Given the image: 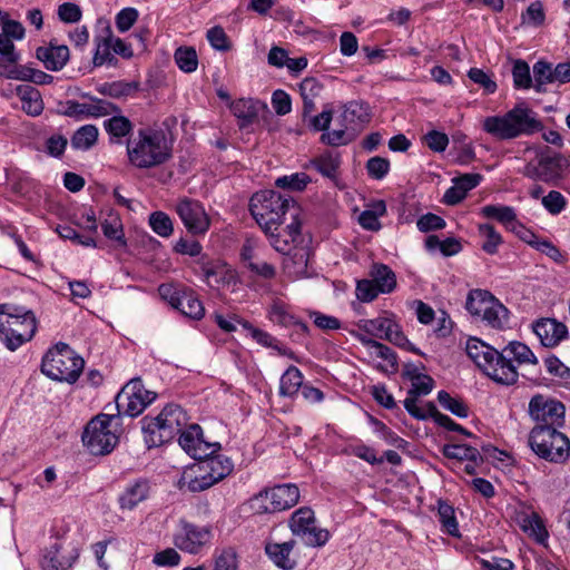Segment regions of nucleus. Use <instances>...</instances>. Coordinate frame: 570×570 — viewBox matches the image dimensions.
<instances>
[{
    "label": "nucleus",
    "mask_w": 570,
    "mask_h": 570,
    "mask_svg": "<svg viewBox=\"0 0 570 570\" xmlns=\"http://www.w3.org/2000/svg\"><path fill=\"white\" fill-rule=\"evenodd\" d=\"M438 518L443 532L455 538L460 537L454 508L446 501H438Z\"/></svg>",
    "instance_id": "obj_39"
},
{
    "label": "nucleus",
    "mask_w": 570,
    "mask_h": 570,
    "mask_svg": "<svg viewBox=\"0 0 570 570\" xmlns=\"http://www.w3.org/2000/svg\"><path fill=\"white\" fill-rule=\"evenodd\" d=\"M115 419V415L99 414L87 424L82 433V442L91 454H108L118 443V436L110 429Z\"/></svg>",
    "instance_id": "obj_9"
},
{
    "label": "nucleus",
    "mask_w": 570,
    "mask_h": 570,
    "mask_svg": "<svg viewBox=\"0 0 570 570\" xmlns=\"http://www.w3.org/2000/svg\"><path fill=\"white\" fill-rule=\"evenodd\" d=\"M17 94L21 99L22 109L31 116H38L43 110V102L38 89L30 85H20L17 88Z\"/></svg>",
    "instance_id": "obj_34"
},
{
    "label": "nucleus",
    "mask_w": 570,
    "mask_h": 570,
    "mask_svg": "<svg viewBox=\"0 0 570 570\" xmlns=\"http://www.w3.org/2000/svg\"><path fill=\"white\" fill-rule=\"evenodd\" d=\"M529 444L539 458L550 462L563 463L570 456V441L558 428L534 426Z\"/></svg>",
    "instance_id": "obj_7"
},
{
    "label": "nucleus",
    "mask_w": 570,
    "mask_h": 570,
    "mask_svg": "<svg viewBox=\"0 0 570 570\" xmlns=\"http://www.w3.org/2000/svg\"><path fill=\"white\" fill-rule=\"evenodd\" d=\"M69 48L65 45H53L47 48L37 49V58L41 60L49 70H61L69 60Z\"/></svg>",
    "instance_id": "obj_27"
},
{
    "label": "nucleus",
    "mask_w": 570,
    "mask_h": 570,
    "mask_svg": "<svg viewBox=\"0 0 570 570\" xmlns=\"http://www.w3.org/2000/svg\"><path fill=\"white\" fill-rule=\"evenodd\" d=\"M213 539L212 529L180 520L173 537V542L180 551L198 554L207 548Z\"/></svg>",
    "instance_id": "obj_13"
},
{
    "label": "nucleus",
    "mask_w": 570,
    "mask_h": 570,
    "mask_svg": "<svg viewBox=\"0 0 570 570\" xmlns=\"http://www.w3.org/2000/svg\"><path fill=\"white\" fill-rule=\"evenodd\" d=\"M156 396L155 392L145 389L139 377H135L116 396L118 414L136 417L154 402Z\"/></svg>",
    "instance_id": "obj_12"
},
{
    "label": "nucleus",
    "mask_w": 570,
    "mask_h": 570,
    "mask_svg": "<svg viewBox=\"0 0 570 570\" xmlns=\"http://www.w3.org/2000/svg\"><path fill=\"white\" fill-rule=\"evenodd\" d=\"M214 484L215 478H210V474L199 461L185 469L178 480V488L189 492H202Z\"/></svg>",
    "instance_id": "obj_19"
},
{
    "label": "nucleus",
    "mask_w": 570,
    "mask_h": 570,
    "mask_svg": "<svg viewBox=\"0 0 570 570\" xmlns=\"http://www.w3.org/2000/svg\"><path fill=\"white\" fill-rule=\"evenodd\" d=\"M206 468L210 478H215V484L226 478L233 471V462L225 455H208L204 459H197Z\"/></svg>",
    "instance_id": "obj_32"
},
{
    "label": "nucleus",
    "mask_w": 570,
    "mask_h": 570,
    "mask_svg": "<svg viewBox=\"0 0 570 570\" xmlns=\"http://www.w3.org/2000/svg\"><path fill=\"white\" fill-rule=\"evenodd\" d=\"M137 86L122 81H115L111 83H104L98 88V91L105 96L112 98H122L129 96Z\"/></svg>",
    "instance_id": "obj_55"
},
{
    "label": "nucleus",
    "mask_w": 570,
    "mask_h": 570,
    "mask_svg": "<svg viewBox=\"0 0 570 570\" xmlns=\"http://www.w3.org/2000/svg\"><path fill=\"white\" fill-rule=\"evenodd\" d=\"M178 443L181 449L195 460L204 459L216 453L220 444L206 442L203 439V431L198 424H190L179 434Z\"/></svg>",
    "instance_id": "obj_17"
},
{
    "label": "nucleus",
    "mask_w": 570,
    "mask_h": 570,
    "mask_svg": "<svg viewBox=\"0 0 570 570\" xmlns=\"http://www.w3.org/2000/svg\"><path fill=\"white\" fill-rule=\"evenodd\" d=\"M546 366L550 374L560 377L564 383H570V368L557 356L546 358Z\"/></svg>",
    "instance_id": "obj_63"
},
{
    "label": "nucleus",
    "mask_w": 570,
    "mask_h": 570,
    "mask_svg": "<svg viewBox=\"0 0 570 570\" xmlns=\"http://www.w3.org/2000/svg\"><path fill=\"white\" fill-rule=\"evenodd\" d=\"M111 49V37L102 38L97 40V48L92 58V63L95 67H100L104 63H108L109 66H116L117 59L110 52Z\"/></svg>",
    "instance_id": "obj_51"
},
{
    "label": "nucleus",
    "mask_w": 570,
    "mask_h": 570,
    "mask_svg": "<svg viewBox=\"0 0 570 570\" xmlns=\"http://www.w3.org/2000/svg\"><path fill=\"white\" fill-rule=\"evenodd\" d=\"M119 109L111 102L98 98H91L90 102H87V116L88 117H102L110 115Z\"/></svg>",
    "instance_id": "obj_58"
},
{
    "label": "nucleus",
    "mask_w": 570,
    "mask_h": 570,
    "mask_svg": "<svg viewBox=\"0 0 570 570\" xmlns=\"http://www.w3.org/2000/svg\"><path fill=\"white\" fill-rule=\"evenodd\" d=\"M532 332L546 347H554L568 338L566 323H531Z\"/></svg>",
    "instance_id": "obj_23"
},
{
    "label": "nucleus",
    "mask_w": 570,
    "mask_h": 570,
    "mask_svg": "<svg viewBox=\"0 0 570 570\" xmlns=\"http://www.w3.org/2000/svg\"><path fill=\"white\" fill-rule=\"evenodd\" d=\"M138 11L135 8L128 7L121 9L116 16V27L120 32L128 31L138 19Z\"/></svg>",
    "instance_id": "obj_61"
},
{
    "label": "nucleus",
    "mask_w": 570,
    "mask_h": 570,
    "mask_svg": "<svg viewBox=\"0 0 570 570\" xmlns=\"http://www.w3.org/2000/svg\"><path fill=\"white\" fill-rule=\"evenodd\" d=\"M512 76L515 88L529 89L532 86L530 67L524 60L518 59L514 61Z\"/></svg>",
    "instance_id": "obj_54"
},
{
    "label": "nucleus",
    "mask_w": 570,
    "mask_h": 570,
    "mask_svg": "<svg viewBox=\"0 0 570 570\" xmlns=\"http://www.w3.org/2000/svg\"><path fill=\"white\" fill-rule=\"evenodd\" d=\"M0 316L9 318H22L23 321H36V315L31 309L14 303L0 304Z\"/></svg>",
    "instance_id": "obj_57"
},
{
    "label": "nucleus",
    "mask_w": 570,
    "mask_h": 570,
    "mask_svg": "<svg viewBox=\"0 0 570 570\" xmlns=\"http://www.w3.org/2000/svg\"><path fill=\"white\" fill-rule=\"evenodd\" d=\"M500 357H502V361L515 371L517 367L513 365V361L518 362L519 364L538 363L533 352L525 344L518 341L510 342L500 353Z\"/></svg>",
    "instance_id": "obj_29"
},
{
    "label": "nucleus",
    "mask_w": 570,
    "mask_h": 570,
    "mask_svg": "<svg viewBox=\"0 0 570 570\" xmlns=\"http://www.w3.org/2000/svg\"><path fill=\"white\" fill-rule=\"evenodd\" d=\"M150 489L149 480L144 478L129 482L119 497L120 508L124 510L135 509L149 497Z\"/></svg>",
    "instance_id": "obj_21"
},
{
    "label": "nucleus",
    "mask_w": 570,
    "mask_h": 570,
    "mask_svg": "<svg viewBox=\"0 0 570 570\" xmlns=\"http://www.w3.org/2000/svg\"><path fill=\"white\" fill-rule=\"evenodd\" d=\"M370 274L381 293H391L395 288L396 276L387 265L375 263Z\"/></svg>",
    "instance_id": "obj_37"
},
{
    "label": "nucleus",
    "mask_w": 570,
    "mask_h": 570,
    "mask_svg": "<svg viewBox=\"0 0 570 570\" xmlns=\"http://www.w3.org/2000/svg\"><path fill=\"white\" fill-rule=\"evenodd\" d=\"M207 40L210 46L219 51H227L230 48L228 37L224 29L219 26H215L207 31Z\"/></svg>",
    "instance_id": "obj_60"
},
{
    "label": "nucleus",
    "mask_w": 570,
    "mask_h": 570,
    "mask_svg": "<svg viewBox=\"0 0 570 570\" xmlns=\"http://www.w3.org/2000/svg\"><path fill=\"white\" fill-rule=\"evenodd\" d=\"M341 118L343 127L354 130L358 125L367 121V108L362 102L350 101L344 106Z\"/></svg>",
    "instance_id": "obj_36"
},
{
    "label": "nucleus",
    "mask_w": 570,
    "mask_h": 570,
    "mask_svg": "<svg viewBox=\"0 0 570 570\" xmlns=\"http://www.w3.org/2000/svg\"><path fill=\"white\" fill-rule=\"evenodd\" d=\"M311 183V178L305 173H295L292 175H285L278 177L275 185L282 189L287 190H303L307 184Z\"/></svg>",
    "instance_id": "obj_53"
},
{
    "label": "nucleus",
    "mask_w": 570,
    "mask_h": 570,
    "mask_svg": "<svg viewBox=\"0 0 570 570\" xmlns=\"http://www.w3.org/2000/svg\"><path fill=\"white\" fill-rule=\"evenodd\" d=\"M426 409H429L430 417H432L438 425H440V426H442V428H444V429H446L449 431L459 432V433H461V434H463L465 436L472 438L473 440H478V436L473 435L471 432H469L462 425H460L456 422H454L450 416L441 413L436 409L434 403L429 402L426 404Z\"/></svg>",
    "instance_id": "obj_43"
},
{
    "label": "nucleus",
    "mask_w": 570,
    "mask_h": 570,
    "mask_svg": "<svg viewBox=\"0 0 570 570\" xmlns=\"http://www.w3.org/2000/svg\"><path fill=\"white\" fill-rule=\"evenodd\" d=\"M106 131L114 138L121 139L132 130L131 121L125 116H114L104 122Z\"/></svg>",
    "instance_id": "obj_47"
},
{
    "label": "nucleus",
    "mask_w": 570,
    "mask_h": 570,
    "mask_svg": "<svg viewBox=\"0 0 570 570\" xmlns=\"http://www.w3.org/2000/svg\"><path fill=\"white\" fill-rule=\"evenodd\" d=\"M288 527L293 535L307 547H323L330 539V532L317 525L314 511L307 507H302L293 512L288 520Z\"/></svg>",
    "instance_id": "obj_11"
},
{
    "label": "nucleus",
    "mask_w": 570,
    "mask_h": 570,
    "mask_svg": "<svg viewBox=\"0 0 570 570\" xmlns=\"http://www.w3.org/2000/svg\"><path fill=\"white\" fill-rule=\"evenodd\" d=\"M522 529L529 535L533 537L539 543H543L548 539V531L537 513L527 515L522 520Z\"/></svg>",
    "instance_id": "obj_50"
},
{
    "label": "nucleus",
    "mask_w": 570,
    "mask_h": 570,
    "mask_svg": "<svg viewBox=\"0 0 570 570\" xmlns=\"http://www.w3.org/2000/svg\"><path fill=\"white\" fill-rule=\"evenodd\" d=\"M303 374L296 366H289L279 381V394L286 397L295 396L303 386Z\"/></svg>",
    "instance_id": "obj_38"
},
{
    "label": "nucleus",
    "mask_w": 570,
    "mask_h": 570,
    "mask_svg": "<svg viewBox=\"0 0 570 570\" xmlns=\"http://www.w3.org/2000/svg\"><path fill=\"white\" fill-rule=\"evenodd\" d=\"M438 401L444 410L458 417L464 419L469 416L468 405L461 399L452 396L446 391H440L438 393Z\"/></svg>",
    "instance_id": "obj_46"
},
{
    "label": "nucleus",
    "mask_w": 570,
    "mask_h": 570,
    "mask_svg": "<svg viewBox=\"0 0 570 570\" xmlns=\"http://www.w3.org/2000/svg\"><path fill=\"white\" fill-rule=\"evenodd\" d=\"M57 14L65 23H76L82 17L80 7L73 2H63L60 4Z\"/></svg>",
    "instance_id": "obj_62"
},
{
    "label": "nucleus",
    "mask_w": 570,
    "mask_h": 570,
    "mask_svg": "<svg viewBox=\"0 0 570 570\" xmlns=\"http://www.w3.org/2000/svg\"><path fill=\"white\" fill-rule=\"evenodd\" d=\"M214 570H237V557L232 549L223 550L215 558Z\"/></svg>",
    "instance_id": "obj_64"
},
{
    "label": "nucleus",
    "mask_w": 570,
    "mask_h": 570,
    "mask_svg": "<svg viewBox=\"0 0 570 570\" xmlns=\"http://www.w3.org/2000/svg\"><path fill=\"white\" fill-rule=\"evenodd\" d=\"M127 156L136 168H154L170 159L171 145L163 130L140 128L127 140Z\"/></svg>",
    "instance_id": "obj_1"
},
{
    "label": "nucleus",
    "mask_w": 570,
    "mask_h": 570,
    "mask_svg": "<svg viewBox=\"0 0 570 570\" xmlns=\"http://www.w3.org/2000/svg\"><path fill=\"white\" fill-rule=\"evenodd\" d=\"M11 323H0V341L10 351H16L23 343L30 341L36 332V323H16L19 326L27 325L23 331L13 328Z\"/></svg>",
    "instance_id": "obj_22"
},
{
    "label": "nucleus",
    "mask_w": 570,
    "mask_h": 570,
    "mask_svg": "<svg viewBox=\"0 0 570 570\" xmlns=\"http://www.w3.org/2000/svg\"><path fill=\"white\" fill-rule=\"evenodd\" d=\"M524 154H534L538 163L528 161L521 170L523 176L548 184L554 183L562 177V173L567 167V160L560 154L553 153L550 149L539 151L533 147L525 148Z\"/></svg>",
    "instance_id": "obj_8"
},
{
    "label": "nucleus",
    "mask_w": 570,
    "mask_h": 570,
    "mask_svg": "<svg viewBox=\"0 0 570 570\" xmlns=\"http://www.w3.org/2000/svg\"><path fill=\"white\" fill-rule=\"evenodd\" d=\"M101 229L108 239L116 242L119 247H126L127 242L124 234L122 222L117 215L110 214L108 218L101 223Z\"/></svg>",
    "instance_id": "obj_41"
},
{
    "label": "nucleus",
    "mask_w": 570,
    "mask_h": 570,
    "mask_svg": "<svg viewBox=\"0 0 570 570\" xmlns=\"http://www.w3.org/2000/svg\"><path fill=\"white\" fill-rule=\"evenodd\" d=\"M98 139V129L94 125H85L80 127L71 138V146L75 149L88 150Z\"/></svg>",
    "instance_id": "obj_42"
},
{
    "label": "nucleus",
    "mask_w": 570,
    "mask_h": 570,
    "mask_svg": "<svg viewBox=\"0 0 570 570\" xmlns=\"http://www.w3.org/2000/svg\"><path fill=\"white\" fill-rule=\"evenodd\" d=\"M465 351L475 365L494 382L512 385L518 381V371L502 361L500 352L481 340L470 337L466 341Z\"/></svg>",
    "instance_id": "obj_5"
},
{
    "label": "nucleus",
    "mask_w": 570,
    "mask_h": 570,
    "mask_svg": "<svg viewBox=\"0 0 570 570\" xmlns=\"http://www.w3.org/2000/svg\"><path fill=\"white\" fill-rule=\"evenodd\" d=\"M529 413L535 426L561 428L564 423V406L561 402L534 395L529 403Z\"/></svg>",
    "instance_id": "obj_15"
},
{
    "label": "nucleus",
    "mask_w": 570,
    "mask_h": 570,
    "mask_svg": "<svg viewBox=\"0 0 570 570\" xmlns=\"http://www.w3.org/2000/svg\"><path fill=\"white\" fill-rule=\"evenodd\" d=\"M357 340L365 346L374 348L377 357L386 362V366H381L385 373H395L397 371V356L389 346L376 340L370 338L364 334H357Z\"/></svg>",
    "instance_id": "obj_31"
},
{
    "label": "nucleus",
    "mask_w": 570,
    "mask_h": 570,
    "mask_svg": "<svg viewBox=\"0 0 570 570\" xmlns=\"http://www.w3.org/2000/svg\"><path fill=\"white\" fill-rule=\"evenodd\" d=\"M187 422L186 412L177 404L166 405L155 417L145 416L141 420V429L146 444L148 448H155L169 442L181 433Z\"/></svg>",
    "instance_id": "obj_3"
},
{
    "label": "nucleus",
    "mask_w": 570,
    "mask_h": 570,
    "mask_svg": "<svg viewBox=\"0 0 570 570\" xmlns=\"http://www.w3.org/2000/svg\"><path fill=\"white\" fill-rule=\"evenodd\" d=\"M265 107L266 105L262 104L259 100H254L250 98H240L236 101H232L229 105L232 114L239 121V128H245L246 126L253 124L258 117L261 109Z\"/></svg>",
    "instance_id": "obj_26"
},
{
    "label": "nucleus",
    "mask_w": 570,
    "mask_h": 570,
    "mask_svg": "<svg viewBox=\"0 0 570 570\" xmlns=\"http://www.w3.org/2000/svg\"><path fill=\"white\" fill-rule=\"evenodd\" d=\"M176 213L191 235H205L210 227V219L204 206L196 199H180L176 205Z\"/></svg>",
    "instance_id": "obj_16"
},
{
    "label": "nucleus",
    "mask_w": 570,
    "mask_h": 570,
    "mask_svg": "<svg viewBox=\"0 0 570 570\" xmlns=\"http://www.w3.org/2000/svg\"><path fill=\"white\" fill-rule=\"evenodd\" d=\"M364 334L370 338L386 340L397 346L410 344L399 323H365L364 327L355 333Z\"/></svg>",
    "instance_id": "obj_18"
},
{
    "label": "nucleus",
    "mask_w": 570,
    "mask_h": 570,
    "mask_svg": "<svg viewBox=\"0 0 570 570\" xmlns=\"http://www.w3.org/2000/svg\"><path fill=\"white\" fill-rule=\"evenodd\" d=\"M295 543V540L283 543L268 542L265 546V552L276 567L283 570H293L296 567V560L292 558Z\"/></svg>",
    "instance_id": "obj_25"
},
{
    "label": "nucleus",
    "mask_w": 570,
    "mask_h": 570,
    "mask_svg": "<svg viewBox=\"0 0 570 570\" xmlns=\"http://www.w3.org/2000/svg\"><path fill=\"white\" fill-rule=\"evenodd\" d=\"M366 170L370 177L380 180L387 175L390 161L380 156L372 157L366 163Z\"/></svg>",
    "instance_id": "obj_59"
},
{
    "label": "nucleus",
    "mask_w": 570,
    "mask_h": 570,
    "mask_svg": "<svg viewBox=\"0 0 570 570\" xmlns=\"http://www.w3.org/2000/svg\"><path fill=\"white\" fill-rule=\"evenodd\" d=\"M479 234L484 238L482 243V249L490 255H494L499 250V246L502 244V237L494 226L490 224L479 225Z\"/></svg>",
    "instance_id": "obj_45"
},
{
    "label": "nucleus",
    "mask_w": 570,
    "mask_h": 570,
    "mask_svg": "<svg viewBox=\"0 0 570 570\" xmlns=\"http://www.w3.org/2000/svg\"><path fill=\"white\" fill-rule=\"evenodd\" d=\"M76 558L77 556H62L61 547L55 543L46 550L41 559V568L42 570H67Z\"/></svg>",
    "instance_id": "obj_33"
},
{
    "label": "nucleus",
    "mask_w": 570,
    "mask_h": 570,
    "mask_svg": "<svg viewBox=\"0 0 570 570\" xmlns=\"http://www.w3.org/2000/svg\"><path fill=\"white\" fill-rule=\"evenodd\" d=\"M149 225L154 233L164 238L171 236L174 233L171 218L160 210L154 212L149 215Z\"/></svg>",
    "instance_id": "obj_48"
},
{
    "label": "nucleus",
    "mask_w": 570,
    "mask_h": 570,
    "mask_svg": "<svg viewBox=\"0 0 570 570\" xmlns=\"http://www.w3.org/2000/svg\"><path fill=\"white\" fill-rule=\"evenodd\" d=\"M204 277L207 285L215 289L235 292L239 285L236 272L226 265L206 266Z\"/></svg>",
    "instance_id": "obj_20"
},
{
    "label": "nucleus",
    "mask_w": 570,
    "mask_h": 570,
    "mask_svg": "<svg viewBox=\"0 0 570 570\" xmlns=\"http://www.w3.org/2000/svg\"><path fill=\"white\" fill-rule=\"evenodd\" d=\"M170 305L191 320L200 321L204 317L205 308L193 291L184 289L180 295L171 296Z\"/></svg>",
    "instance_id": "obj_24"
},
{
    "label": "nucleus",
    "mask_w": 570,
    "mask_h": 570,
    "mask_svg": "<svg viewBox=\"0 0 570 570\" xmlns=\"http://www.w3.org/2000/svg\"><path fill=\"white\" fill-rule=\"evenodd\" d=\"M177 67L186 72H194L198 67V57L195 48L193 47H179L176 49L174 55Z\"/></svg>",
    "instance_id": "obj_44"
},
{
    "label": "nucleus",
    "mask_w": 570,
    "mask_h": 570,
    "mask_svg": "<svg viewBox=\"0 0 570 570\" xmlns=\"http://www.w3.org/2000/svg\"><path fill=\"white\" fill-rule=\"evenodd\" d=\"M341 156L338 153L327 150L311 160V165L324 177L336 183L340 175Z\"/></svg>",
    "instance_id": "obj_30"
},
{
    "label": "nucleus",
    "mask_w": 570,
    "mask_h": 570,
    "mask_svg": "<svg viewBox=\"0 0 570 570\" xmlns=\"http://www.w3.org/2000/svg\"><path fill=\"white\" fill-rule=\"evenodd\" d=\"M534 89L538 92L546 90L544 86L554 82L552 65L546 61H538L533 66Z\"/></svg>",
    "instance_id": "obj_49"
},
{
    "label": "nucleus",
    "mask_w": 570,
    "mask_h": 570,
    "mask_svg": "<svg viewBox=\"0 0 570 570\" xmlns=\"http://www.w3.org/2000/svg\"><path fill=\"white\" fill-rule=\"evenodd\" d=\"M541 203L551 215H559L567 207L566 197L558 190H550L542 197Z\"/></svg>",
    "instance_id": "obj_56"
},
{
    "label": "nucleus",
    "mask_w": 570,
    "mask_h": 570,
    "mask_svg": "<svg viewBox=\"0 0 570 570\" xmlns=\"http://www.w3.org/2000/svg\"><path fill=\"white\" fill-rule=\"evenodd\" d=\"M483 130L500 140L517 138L539 131L542 125L535 114L522 107H515L503 116H490L483 120Z\"/></svg>",
    "instance_id": "obj_2"
},
{
    "label": "nucleus",
    "mask_w": 570,
    "mask_h": 570,
    "mask_svg": "<svg viewBox=\"0 0 570 570\" xmlns=\"http://www.w3.org/2000/svg\"><path fill=\"white\" fill-rule=\"evenodd\" d=\"M265 234L268 236L269 243L275 250L287 255L293 248V243L301 234V226L295 222L282 229V232L271 230Z\"/></svg>",
    "instance_id": "obj_28"
},
{
    "label": "nucleus",
    "mask_w": 570,
    "mask_h": 570,
    "mask_svg": "<svg viewBox=\"0 0 570 570\" xmlns=\"http://www.w3.org/2000/svg\"><path fill=\"white\" fill-rule=\"evenodd\" d=\"M294 203L287 194L275 190H262L255 193L249 202V210L256 223L264 230H278L283 218Z\"/></svg>",
    "instance_id": "obj_6"
},
{
    "label": "nucleus",
    "mask_w": 570,
    "mask_h": 570,
    "mask_svg": "<svg viewBox=\"0 0 570 570\" xmlns=\"http://www.w3.org/2000/svg\"><path fill=\"white\" fill-rule=\"evenodd\" d=\"M481 214L485 218L495 219L502 224L508 230L515 224L517 214L513 207L504 205H487L481 208Z\"/></svg>",
    "instance_id": "obj_40"
},
{
    "label": "nucleus",
    "mask_w": 570,
    "mask_h": 570,
    "mask_svg": "<svg viewBox=\"0 0 570 570\" xmlns=\"http://www.w3.org/2000/svg\"><path fill=\"white\" fill-rule=\"evenodd\" d=\"M19 55L0 57V76L7 79L22 80L26 66L18 65Z\"/></svg>",
    "instance_id": "obj_52"
},
{
    "label": "nucleus",
    "mask_w": 570,
    "mask_h": 570,
    "mask_svg": "<svg viewBox=\"0 0 570 570\" xmlns=\"http://www.w3.org/2000/svg\"><path fill=\"white\" fill-rule=\"evenodd\" d=\"M85 361L68 344H55L42 357L41 372L49 379L73 384L83 371Z\"/></svg>",
    "instance_id": "obj_4"
},
{
    "label": "nucleus",
    "mask_w": 570,
    "mask_h": 570,
    "mask_svg": "<svg viewBox=\"0 0 570 570\" xmlns=\"http://www.w3.org/2000/svg\"><path fill=\"white\" fill-rule=\"evenodd\" d=\"M465 307L473 317H481L482 321H502L509 316L508 308L485 289H471Z\"/></svg>",
    "instance_id": "obj_14"
},
{
    "label": "nucleus",
    "mask_w": 570,
    "mask_h": 570,
    "mask_svg": "<svg viewBox=\"0 0 570 570\" xmlns=\"http://www.w3.org/2000/svg\"><path fill=\"white\" fill-rule=\"evenodd\" d=\"M299 500V490L295 484H279L261 491L250 499L255 513H276L294 507Z\"/></svg>",
    "instance_id": "obj_10"
},
{
    "label": "nucleus",
    "mask_w": 570,
    "mask_h": 570,
    "mask_svg": "<svg viewBox=\"0 0 570 570\" xmlns=\"http://www.w3.org/2000/svg\"><path fill=\"white\" fill-rule=\"evenodd\" d=\"M479 439L473 444H445L442 448V454L448 459L463 461L480 460Z\"/></svg>",
    "instance_id": "obj_35"
}]
</instances>
